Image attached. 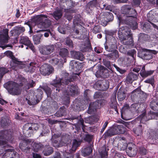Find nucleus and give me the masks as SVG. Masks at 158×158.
<instances>
[{"mask_svg":"<svg viewBox=\"0 0 158 158\" xmlns=\"http://www.w3.org/2000/svg\"><path fill=\"white\" fill-rule=\"evenodd\" d=\"M69 68L74 75L69 77V74L65 71L62 73V77L58 79L56 77L51 82V84L53 86L55 92L56 93L61 90L64 95H66V97L69 99V96H73L78 94V87L76 85L69 83L73 81L76 80L77 78L76 75H78L79 71L82 68L81 63L74 60H71L69 63Z\"/></svg>","mask_w":158,"mask_h":158,"instance_id":"nucleus-1","label":"nucleus"},{"mask_svg":"<svg viewBox=\"0 0 158 158\" xmlns=\"http://www.w3.org/2000/svg\"><path fill=\"white\" fill-rule=\"evenodd\" d=\"M121 12L123 14L126 16L122 19L120 17H118L119 22H121L122 20H124L125 23L130 26L132 29H136L137 27V23L136 22L137 13L135 10L131 8V5H125L122 7Z\"/></svg>","mask_w":158,"mask_h":158,"instance_id":"nucleus-2","label":"nucleus"},{"mask_svg":"<svg viewBox=\"0 0 158 158\" xmlns=\"http://www.w3.org/2000/svg\"><path fill=\"white\" fill-rule=\"evenodd\" d=\"M25 24L27 25L29 27V31L32 32V28L38 27L44 29L48 27L51 24V21L48 19L46 16L40 17L38 18H32L28 21L25 22Z\"/></svg>","mask_w":158,"mask_h":158,"instance_id":"nucleus-3","label":"nucleus"},{"mask_svg":"<svg viewBox=\"0 0 158 158\" xmlns=\"http://www.w3.org/2000/svg\"><path fill=\"white\" fill-rule=\"evenodd\" d=\"M118 37L121 43L125 45H131L133 44L132 33L130 29L127 26L120 27L118 31Z\"/></svg>","mask_w":158,"mask_h":158,"instance_id":"nucleus-4","label":"nucleus"},{"mask_svg":"<svg viewBox=\"0 0 158 158\" xmlns=\"http://www.w3.org/2000/svg\"><path fill=\"white\" fill-rule=\"evenodd\" d=\"M3 86L8 92L12 95H18L21 93L20 86L14 81H9L4 84Z\"/></svg>","mask_w":158,"mask_h":158,"instance_id":"nucleus-5","label":"nucleus"},{"mask_svg":"<svg viewBox=\"0 0 158 158\" xmlns=\"http://www.w3.org/2000/svg\"><path fill=\"white\" fill-rule=\"evenodd\" d=\"M80 135V138L77 139H75L73 140L72 147L69 146V148L68 147V150L69 151V153H72L75 152L77 148L80 144L81 142L83 139L89 142L92 139V137L88 134L85 135L84 134L81 133Z\"/></svg>","mask_w":158,"mask_h":158,"instance_id":"nucleus-6","label":"nucleus"},{"mask_svg":"<svg viewBox=\"0 0 158 158\" xmlns=\"http://www.w3.org/2000/svg\"><path fill=\"white\" fill-rule=\"evenodd\" d=\"M106 42L104 44V46L105 49L108 52H112L106 55V56L108 59L115 61L116 59L119 57V54L118 51L116 50L117 49L116 44H110L111 46L109 47L106 45Z\"/></svg>","mask_w":158,"mask_h":158,"instance_id":"nucleus-7","label":"nucleus"},{"mask_svg":"<svg viewBox=\"0 0 158 158\" xmlns=\"http://www.w3.org/2000/svg\"><path fill=\"white\" fill-rule=\"evenodd\" d=\"M12 132L8 131H0V146L4 148H9L10 146L8 144L6 141L11 137Z\"/></svg>","mask_w":158,"mask_h":158,"instance_id":"nucleus-8","label":"nucleus"},{"mask_svg":"<svg viewBox=\"0 0 158 158\" xmlns=\"http://www.w3.org/2000/svg\"><path fill=\"white\" fill-rule=\"evenodd\" d=\"M154 50L141 48L138 51V56L144 60H150L153 57Z\"/></svg>","mask_w":158,"mask_h":158,"instance_id":"nucleus-9","label":"nucleus"},{"mask_svg":"<svg viewBox=\"0 0 158 158\" xmlns=\"http://www.w3.org/2000/svg\"><path fill=\"white\" fill-rule=\"evenodd\" d=\"M114 16L112 13L109 12L101 13L98 16V19L103 24L102 25L105 26L108 22L112 21Z\"/></svg>","mask_w":158,"mask_h":158,"instance_id":"nucleus-10","label":"nucleus"},{"mask_svg":"<svg viewBox=\"0 0 158 158\" xmlns=\"http://www.w3.org/2000/svg\"><path fill=\"white\" fill-rule=\"evenodd\" d=\"M8 33V30L7 29H4L0 32V44L1 45L0 46V47L3 49L8 47H12V46L10 45H3L4 43H7L8 42L9 38Z\"/></svg>","mask_w":158,"mask_h":158,"instance_id":"nucleus-11","label":"nucleus"},{"mask_svg":"<svg viewBox=\"0 0 158 158\" xmlns=\"http://www.w3.org/2000/svg\"><path fill=\"white\" fill-rule=\"evenodd\" d=\"M5 55L9 57L11 59L13 64L11 63L10 65L17 67L19 68H21L23 67L24 65L23 64L22 62L18 60V59L15 57L13 55V53L10 51H7L5 52Z\"/></svg>","mask_w":158,"mask_h":158,"instance_id":"nucleus-12","label":"nucleus"},{"mask_svg":"<svg viewBox=\"0 0 158 158\" xmlns=\"http://www.w3.org/2000/svg\"><path fill=\"white\" fill-rule=\"evenodd\" d=\"M109 87V82L106 80H99L96 82L94 85L93 87L99 91H105Z\"/></svg>","mask_w":158,"mask_h":158,"instance_id":"nucleus-13","label":"nucleus"},{"mask_svg":"<svg viewBox=\"0 0 158 158\" xmlns=\"http://www.w3.org/2000/svg\"><path fill=\"white\" fill-rule=\"evenodd\" d=\"M112 74V73L111 71H110L106 68L103 67L96 72L95 75L97 78L101 77L105 78L109 77Z\"/></svg>","mask_w":158,"mask_h":158,"instance_id":"nucleus-14","label":"nucleus"},{"mask_svg":"<svg viewBox=\"0 0 158 158\" xmlns=\"http://www.w3.org/2000/svg\"><path fill=\"white\" fill-rule=\"evenodd\" d=\"M150 37L149 36L146 34L140 33L139 35L138 40L140 42H143L145 41H149V44L150 47H152L156 45V40L150 41Z\"/></svg>","mask_w":158,"mask_h":158,"instance_id":"nucleus-15","label":"nucleus"},{"mask_svg":"<svg viewBox=\"0 0 158 158\" xmlns=\"http://www.w3.org/2000/svg\"><path fill=\"white\" fill-rule=\"evenodd\" d=\"M40 72L43 75H49L53 71V68L51 65L45 64L42 65L40 68Z\"/></svg>","mask_w":158,"mask_h":158,"instance_id":"nucleus-16","label":"nucleus"},{"mask_svg":"<svg viewBox=\"0 0 158 158\" xmlns=\"http://www.w3.org/2000/svg\"><path fill=\"white\" fill-rule=\"evenodd\" d=\"M54 49V45H50L40 48L39 51L40 53L42 54L48 55L52 52Z\"/></svg>","mask_w":158,"mask_h":158,"instance_id":"nucleus-17","label":"nucleus"},{"mask_svg":"<svg viewBox=\"0 0 158 158\" xmlns=\"http://www.w3.org/2000/svg\"><path fill=\"white\" fill-rule=\"evenodd\" d=\"M72 119H77V123L73 125V126H75L76 130H79L81 127H82L83 130H84L85 126L84 125V120L81 118V115L80 116L73 117L72 118Z\"/></svg>","mask_w":158,"mask_h":158,"instance_id":"nucleus-18","label":"nucleus"},{"mask_svg":"<svg viewBox=\"0 0 158 158\" xmlns=\"http://www.w3.org/2000/svg\"><path fill=\"white\" fill-rule=\"evenodd\" d=\"M20 43L22 44H23L25 46H27L26 49H28L29 48L32 50L33 51L34 49V47L33 44L31 43L29 38L27 36H22L21 37L20 40Z\"/></svg>","mask_w":158,"mask_h":158,"instance_id":"nucleus-19","label":"nucleus"},{"mask_svg":"<svg viewBox=\"0 0 158 158\" xmlns=\"http://www.w3.org/2000/svg\"><path fill=\"white\" fill-rule=\"evenodd\" d=\"M71 57L74 59L82 61L85 59V57L83 54L80 52L73 50L70 51Z\"/></svg>","mask_w":158,"mask_h":158,"instance_id":"nucleus-20","label":"nucleus"},{"mask_svg":"<svg viewBox=\"0 0 158 158\" xmlns=\"http://www.w3.org/2000/svg\"><path fill=\"white\" fill-rule=\"evenodd\" d=\"M75 105L77 109L78 110H81L83 108L85 105H86L88 102L89 99H76Z\"/></svg>","mask_w":158,"mask_h":158,"instance_id":"nucleus-21","label":"nucleus"},{"mask_svg":"<svg viewBox=\"0 0 158 158\" xmlns=\"http://www.w3.org/2000/svg\"><path fill=\"white\" fill-rule=\"evenodd\" d=\"M137 151V149L135 145H132L131 146H130L129 144L127 145L126 152L129 156H135L136 154Z\"/></svg>","mask_w":158,"mask_h":158,"instance_id":"nucleus-22","label":"nucleus"},{"mask_svg":"<svg viewBox=\"0 0 158 158\" xmlns=\"http://www.w3.org/2000/svg\"><path fill=\"white\" fill-rule=\"evenodd\" d=\"M156 10V8L150 11L147 15V17L148 21L152 25L153 23L152 22H156V12H154ZM158 21V18H157Z\"/></svg>","mask_w":158,"mask_h":158,"instance_id":"nucleus-23","label":"nucleus"},{"mask_svg":"<svg viewBox=\"0 0 158 158\" xmlns=\"http://www.w3.org/2000/svg\"><path fill=\"white\" fill-rule=\"evenodd\" d=\"M114 131L115 135L118 134H122L125 133L126 128L122 125H116L112 126Z\"/></svg>","mask_w":158,"mask_h":158,"instance_id":"nucleus-24","label":"nucleus"},{"mask_svg":"<svg viewBox=\"0 0 158 158\" xmlns=\"http://www.w3.org/2000/svg\"><path fill=\"white\" fill-rule=\"evenodd\" d=\"M71 136L68 134H65L62 136L60 143L62 145L66 144L68 146V145H69V144L71 143Z\"/></svg>","mask_w":158,"mask_h":158,"instance_id":"nucleus-25","label":"nucleus"},{"mask_svg":"<svg viewBox=\"0 0 158 158\" xmlns=\"http://www.w3.org/2000/svg\"><path fill=\"white\" fill-rule=\"evenodd\" d=\"M23 132L24 135L27 137H30L33 132V130L30 128L26 123L23 127Z\"/></svg>","mask_w":158,"mask_h":158,"instance_id":"nucleus-26","label":"nucleus"},{"mask_svg":"<svg viewBox=\"0 0 158 158\" xmlns=\"http://www.w3.org/2000/svg\"><path fill=\"white\" fill-rule=\"evenodd\" d=\"M49 62L54 66L57 65L59 67L62 66L64 63L63 59H60L59 60L57 58H54L49 60Z\"/></svg>","mask_w":158,"mask_h":158,"instance_id":"nucleus-27","label":"nucleus"},{"mask_svg":"<svg viewBox=\"0 0 158 158\" xmlns=\"http://www.w3.org/2000/svg\"><path fill=\"white\" fill-rule=\"evenodd\" d=\"M99 118V117L97 115L91 116L85 118V122L86 123H88L90 124H94V123L98 121Z\"/></svg>","mask_w":158,"mask_h":158,"instance_id":"nucleus-28","label":"nucleus"},{"mask_svg":"<svg viewBox=\"0 0 158 158\" xmlns=\"http://www.w3.org/2000/svg\"><path fill=\"white\" fill-rule=\"evenodd\" d=\"M80 50L83 52H89L91 51L92 48L90 43L88 42L82 44L80 46Z\"/></svg>","mask_w":158,"mask_h":158,"instance_id":"nucleus-29","label":"nucleus"},{"mask_svg":"<svg viewBox=\"0 0 158 158\" xmlns=\"http://www.w3.org/2000/svg\"><path fill=\"white\" fill-rule=\"evenodd\" d=\"M97 5V2L95 1H90L88 3L86 7V10L87 13H90L94 7H96Z\"/></svg>","mask_w":158,"mask_h":158,"instance_id":"nucleus-30","label":"nucleus"},{"mask_svg":"<svg viewBox=\"0 0 158 158\" xmlns=\"http://www.w3.org/2000/svg\"><path fill=\"white\" fill-rule=\"evenodd\" d=\"M138 73L134 74L132 73H131L128 75L126 80L129 83H131L132 81L138 79Z\"/></svg>","mask_w":158,"mask_h":158,"instance_id":"nucleus-31","label":"nucleus"},{"mask_svg":"<svg viewBox=\"0 0 158 158\" xmlns=\"http://www.w3.org/2000/svg\"><path fill=\"white\" fill-rule=\"evenodd\" d=\"M154 72V70L145 71V67H142L140 74V76L143 77H146L152 75Z\"/></svg>","mask_w":158,"mask_h":158,"instance_id":"nucleus-32","label":"nucleus"},{"mask_svg":"<svg viewBox=\"0 0 158 158\" xmlns=\"http://www.w3.org/2000/svg\"><path fill=\"white\" fill-rule=\"evenodd\" d=\"M93 148L92 145L86 147L82 149L81 152L82 155L84 156H86L89 155L92 152Z\"/></svg>","mask_w":158,"mask_h":158,"instance_id":"nucleus-33","label":"nucleus"},{"mask_svg":"<svg viewBox=\"0 0 158 158\" xmlns=\"http://www.w3.org/2000/svg\"><path fill=\"white\" fill-rule=\"evenodd\" d=\"M103 101H105L104 99H98L95 102H91L90 104H92V107L96 110L97 108L101 107V106L103 105Z\"/></svg>","mask_w":158,"mask_h":158,"instance_id":"nucleus-34","label":"nucleus"},{"mask_svg":"<svg viewBox=\"0 0 158 158\" xmlns=\"http://www.w3.org/2000/svg\"><path fill=\"white\" fill-rule=\"evenodd\" d=\"M59 55L62 57L64 63L66 61V58L68 55V51L67 49L63 48L60 49Z\"/></svg>","mask_w":158,"mask_h":158,"instance_id":"nucleus-35","label":"nucleus"},{"mask_svg":"<svg viewBox=\"0 0 158 158\" xmlns=\"http://www.w3.org/2000/svg\"><path fill=\"white\" fill-rule=\"evenodd\" d=\"M141 24V28L143 31L148 32L150 31L151 27L149 23L147 22H142Z\"/></svg>","mask_w":158,"mask_h":158,"instance_id":"nucleus-36","label":"nucleus"},{"mask_svg":"<svg viewBox=\"0 0 158 158\" xmlns=\"http://www.w3.org/2000/svg\"><path fill=\"white\" fill-rule=\"evenodd\" d=\"M25 31V28L23 27L18 26L16 27L13 31V33L15 36H18L20 34L23 33Z\"/></svg>","mask_w":158,"mask_h":158,"instance_id":"nucleus-37","label":"nucleus"},{"mask_svg":"<svg viewBox=\"0 0 158 158\" xmlns=\"http://www.w3.org/2000/svg\"><path fill=\"white\" fill-rule=\"evenodd\" d=\"M114 131L113 129V126L109 129L104 134L103 136L105 138H106L108 137H111L113 135H115L114 132Z\"/></svg>","mask_w":158,"mask_h":158,"instance_id":"nucleus-38","label":"nucleus"},{"mask_svg":"<svg viewBox=\"0 0 158 158\" xmlns=\"http://www.w3.org/2000/svg\"><path fill=\"white\" fill-rule=\"evenodd\" d=\"M66 109L64 106L60 107L59 110L55 114L57 117H61L66 114Z\"/></svg>","mask_w":158,"mask_h":158,"instance_id":"nucleus-39","label":"nucleus"},{"mask_svg":"<svg viewBox=\"0 0 158 158\" xmlns=\"http://www.w3.org/2000/svg\"><path fill=\"white\" fill-rule=\"evenodd\" d=\"M40 88L42 89L44 91L48 98L51 97V89L48 87L46 84L42 85V86H40Z\"/></svg>","mask_w":158,"mask_h":158,"instance_id":"nucleus-40","label":"nucleus"},{"mask_svg":"<svg viewBox=\"0 0 158 158\" xmlns=\"http://www.w3.org/2000/svg\"><path fill=\"white\" fill-rule=\"evenodd\" d=\"M43 35L42 34H38L33 36V39L35 44H38L40 42L41 37L43 36Z\"/></svg>","mask_w":158,"mask_h":158,"instance_id":"nucleus-41","label":"nucleus"},{"mask_svg":"<svg viewBox=\"0 0 158 158\" xmlns=\"http://www.w3.org/2000/svg\"><path fill=\"white\" fill-rule=\"evenodd\" d=\"M5 151L7 152L6 154L10 155H11V156L10 158H18V154L15 152L13 151V149H6Z\"/></svg>","mask_w":158,"mask_h":158,"instance_id":"nucleus-42","label":"nucleus"},{"mask_svg":"<svg viewBox=\"0 0 158 158\" xmlns=\"http://www.w3.org/2000/svg\"><path fill=\"white\" fill-rule=\"evenodd\" d=\"M147 117L148 120L152 119H158V112L156 113L150 111L148 113Z\"/></svg>","mask_w":158,"mask_h":158,"instance_id":"nucleus-43","label":"nucleus"},{"mask_svg":"<svg viewBox=\"0 0 158 158\" xmlns=\"http://www.w3.org/2000/svg\"><path fill=\"white\" fill-rule=\"evenodd\" d=\"M140 93V89H136L133 91L131 93V99L139 98Z\"/></svg>","mask_w":158,"mask_h":158,"instance_id":"nucleus-44","label":"nucleus"},{"mask_svg":"<svg viewBox=\"0 0 158 158\" xmlns=\"http://www.w3.org/2000/svg\"><path fill=\"white\" fill-rule=\"evenodd\" d=\"M49 132L48 128L46 126L43 125L40 136H45Z\"/></svg>","mask_w":158,"mask_h":158,"instance_id":"nucleus-45","label":"nucleus"},{"mask_svg":"<svg viewBox=\"0 0 158 158\" xmlns=\"http://www.w3.org/2000/svg\"><path fill=\"white\" fill-rule=\"evenodd\" d=\"M117 105L118 103L116 99H111L110 102V107L114 109L117 113H118L117 109Z\"/></svg>","mask_w":158,"mask_h":158,"instance_id":"nucleus-46","label":"nucleus"},{"mask_svg":"<svg viewBox=\"0 0 158 158\" xmlns=\"http://www.w3.org/2000/svg\"><path fill=\"white\" fill-rule=\"evenodd\" d=\"M62 14L61 11L59 10H55L53 13V17L56 20L59 19L61 17Z\"/></svg>","mask_w":158,"mask_h":158,"instance_id":"nucleus-47","label":"nucleus"},{"mask_svg":"<svg viewBox=\"0 0 158 158\" xmlns=\"http://www.w3.org/2000/svg\"><path fill=\"white\" fill-rule=\"evenodd\" d=\"M73 31L71 34V36L73 38H77L79 39H82V37L81 36L80 37L78 36L77 35H79V31L77 29H75V28H73ZM83 37H82L83 38Z\"/></svg>","mask_w":158,"mask_h":158,"instance_id":"nucleus-48","label":"nucleus"},{"mask_svg":"<svg viewBox=\"0 0 158 158\" xmlns=\"http://www.w3.org/2000/svg\"><path fill=\"white\" fill-rule=\"evenodd\" d=\"M10 121L6 117L2 118L1 119V124L2 127H4L10 123Z\"/></svg>","mask_w":158,"mask_h":158,"instance_id":"nucleus-49","label":"nucleus"},{"mask_svg":"<svg viewBox=\"0 0 158 158\" xmlns=\"http://www.w3.org/2000/svg\"><path fill=\"white\" fill-rule=\"evenodd\" d=\"M139 119L140 120V122L143 123L148 120L147 116H146V113L145 112L143 113L139 116Z\"/></svg>","mask_w":158,"mask_h":158,"instance_id":"nucleus-50","label":"nucleus"},{"mask_svg":"<svg viewBox=\"0 0 158 158\" xmlns=\"http://www.w3.org/2000/svg\"><path fill=\"white\" fill-rule=\"evenodd\" d=\"M35 85V82L33 80H30L27 83V85L25 87L24 89L27 90L30 88L33 87Z\"/></svg>","mask_w":158,"mask_h":158,"instance_id":"nucleus-51","label":"nucleus"},{"mask_svg":"<svg viewBox=\"0 0 158 158\" xmlns=\"http://www.w3.org/2000/svg\"><path fill=\"white\" fill-rule=\"evenodd\" d=\"M117 30H111L110 31H107L106 33V35L105 37V39L107 40L106 39L109 36H111V37H112L114 35H115L117 33Z\"/></svg>","mask_w":158,"mask_h":158,"instance_id":"nucleus-52","label":"nucleus"},{"mask_svg":"<svg viewBox=\"0 0 158 158\" xmlns=\"http://www.w3.org/2000/svg\"><path fill=\"white\" fill-rule=\"evenodd\" d=\"M99 152L101 155V158H107V152L105 147L102 148V150L100 149Z\"/></svg>","mask_w":158,"mask_h":158,"instance_id":"nucleus-53","label":"nucleus"},{"mask_svg":"<svg viewBox=\"0 0 158 158\" xmlns=\"http://www.w3.org/2000/svg\"><path fill=\"white\" fill-rule=\"evenodd\" d=\"M53 152V149L51 147H49L45 149L43 151L44 155L48 156L50 155Z\"/></svg>","mask_w":158,"mask_h":158,"instance_id":"nucleus-54","label":"nucleus"},{"mask_svg":"<svg viewBox=\"0 0 158 158\" xmlns=\"http://www.w3.org/2000/svg\"><path fill=\"white\" fill-rule=\"evenodd\" d=\"M28 125L29 126L30 128L33 130H34L35 131H37L38 130L39 126L37 123H27Z\"/></svg>","mask_w":158,"mask_h":158,"instance_id":"nucleus-55","label":"nucleus"},{"mask_svg":"<svg viewBox=\"0 0 158 158\" xmlns=\"http://www.w3.org/2000/svg\"><path fill=\"white\" fill-rule=\"evenodd\" d=\"M126 97L125 92L119 90L117 93V99H125Z\"/></svg>","mask_w":158,"mask_h":158,"instance_id":"nucleus-56","label":"nucleus"},{"mask_svg":"<svg viewBox=\"0 0 158 158\" xmlns=\"http://www.w3.org/2000/svg\"><path fill=\"white\" fill-rule=\"evenodd\" d=\"M103 6L105 8V9L107 10H110V11L114 12L115 10V7L113 5H107L104 4L103 5Z\"/></svg>","mask_w":158,"mask_h":158,"instance_id":"nucleus-57","label":"nucleus"},{"mask_svg":"<svg viewBox=\"0 0 158 158\" xmlns=\"http://www.w3.org/2000/svg\"><path fill=\"white\" fill-rule=\"evenodd\" d=\"M91 92L89 89L84 91L83 96L85 99H90L91 97Z\"/></svg>","mask_w":158,"mask_h":158,"instance_id":"nucleus-58","label":"nucleus"},{"mask_svg":"<svg viewBox=\"0 0 158 158\" xmlns=\"http://www.w3.org/2000/svg\"><path fill=\"white\" fill-rule=\"evenodd\" d=\"M28 104L30 105H34L40 102L39 99H26Z\"/></svg>","mask_w":158,"mask_h":158,"instance_id":"nucleus-59","label":"nucleus"},{"mask_svg":"<svg viewBox=\"0 0 158 158\" xmlns=\"http://www.w3.org/2000/svg\"><path fill=\"white\" fill-rule=\"evenodd\" d=\"M43 145L40 143H35L33 145V147L35 151L37 152L43 147Z\"/></svg>","mask_w":158,"mask_h":158,"instance_id":"nucleus-60","label":"nucleus"},{"mask_svg":"<svg viewBox=\"0 0 158 158\" xmlns=\"http://www.w3.org/2000/svg\"><path fill=\"white\" fill-rule=\"evenodd\" d=\"M103 64L111 71H112L111 63L110 61L106 59L103 60Z\"/></svg>","mask_w":158,"mask_h":158,"instance_id":"nucleus-61","label":"nucleus"},{"mask_svg":"<svg viewBox=\"0 0 158 158\" xmlns=\"http://www.w3.org/2000/svg\"><path fill=\"white\" fill-rule=\"evenodd\" d=\"M121 123L124 124L128 128L130 129L133 127V123L132 122H127L122 120Z\"/></svg>","mask_w":158,"mask_h":158,"instance_id":"nucleus-62","label":"nucleus"},{"mask_svg":"<svg viewBox=\"0 0 158 158\" xmlns=\"http://www.w3.org/2000/svg\"><path fill=\"white\" fill-rule=\"evenodd\" d=\"M35 64L34 62H31L28 65V71L30 72H33L35 70Z\"/></svg>","mask_w":158,"mask_h":158,"instance_id":"nucleus-63","label":"nucleus"},{"mask_svg":"<svg viewBox=\"0 0 158 158\" xmlns=\"http://www.w3.org/2000/svg\"><path fill=\"white\" fill-rule=\"evenodd\" d=\"M136 51L134 49L129 50L127 52V55L131 57L133 59L134 58V56L136 55Z\"/></svg>","mask_w":158,"mask_h":158,"instance_id":"nucleus-64","label":"nucleus"}]
</instances>
